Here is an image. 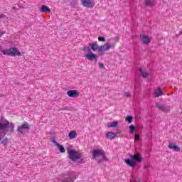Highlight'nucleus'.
Segmentation results:
<instances>
[{
    "mask_svg": "<svg viewBox=\"0 0 182 182\" xmlns=\"http://www.w3.org/2000/svg\"><path fill=\"white\" fill-rule=\"evenodd\" d=\"M14 123L9 122V121L1 118L0 119V144H4V146H7L8 144V138H5L6 136V132H5V130L8 132L9 133H14Z\"/></svg>",
    "mask_w": 182,
    "mask_h": 182,
    "instance_id": "obj_1",
    "label": "nucleus"
},
{
    "mask_svg": "<svg viewBox=\"0 0 182 182\" xmlns=\"http://www.w3.org/2000/svg\"><path fill=\"white\" fill-rule=\"evenodd\" d=\"M100 46L97 45V42H94V43H88V46H85L82 48V52H84L85 54V58L87 59V60H90V62H97L99 60V56L93 52H100Z\"/></svg>",
    "mask_w": 182,
    "mask_h": 182,
    "instance_id": "obj_2",
    "label": "nucleus"
},
{
    "mask_svg": "<svg viewBox=\"0 0 182 182\" xmlns=\"http://www.w3.org/2000/svg\"><path fill=\"white\" fill-rule=\"evenodd\" d=\"M68 157L71 161H76L80 164H83L85 163V156L79 151L75 149H68Z\"/></svg>",
    "mask_w": 182,
    "mask_h": 182,
    "instance_id": "obj_3",
    "label": "nucleus"
},
{
    "mask_svg": "<svg viewBox=\"0 0 182 182\" xmlns=\"http://www.w3.org/2000/svg\"><path fill=\"white\" fill-rule=\"evenodd\" d=\"M92 157L95 160H97L98 164H100L103 161H107L106 158V152L103 149H94L92 151Z\"/></svg>",
    "mask_w": 182,
    "mask_h": 182,
    "instance_id": "obj_4",
    "label": "nucleus"
},
{
    "mask_svg": "<svg viewBox=\"0 0 182 182\" xmlns=\"http://www.w3.org/2000/svg\"><path fill=\"white\" fill-rule=\"evenodd\" d=\"M124 161L129 167H134L136 166V162L141 163V161H143V158L140 157V154L139 153H136L134 155H130V159H126Z\"/></svg>",
    "mask_w": 182,
    "mask_h": 182,
    "instance_id": "obj_5",
    "label": "nucleus"
},
{
    "mask_svg": "<svg viewBox=\"0 0 182 182\" xmlns=\"http://www.w3.org/2000/svg\"><path fill=\"white\" fill-rule=\"evenodd\" d=\"M76 179V175L72 172H65L60 178L61 182H73Z\"/></svg>",
    "mask_w": 182,
    "mask_h": 182,
    "instance_id": "obj_6",
    "label": "nucleus"
},
{
    "mask_svg": "<svg viewBox=\"0 0 182 182\" xmlns=\"http://www.w3.org/2000/svg\"><path fill=\"white\" fill-rule=\"evenodd\" d=\"M3 55H7V56H21V51L17 48H10L7 50L2 51Z\"/></svg>",
    "mask_w": 182,
    "mask_h": 182,
    "instance_id": "obj_7",
    "label": "nucleus"
},
{
    "mask_svg": "<svg viewBox=\"0 0 182 182\" xmlns=\"http://www.w3.org/2000/svg\"><path fill=\"white\" fill-rule=\"evenodd\" d=\"M155 106L161 112H164V113H167L170 110V107L164 105L160 104V102H156Z\"/></svg>",
    "mask_w": 182,
    "mask_h": 182,
    "instance_id": "obj_8",
    "label": "nucleus"
},
{
    "mask_svg": "<svg viewBox=\"0 0 182 182\" xmlns=\"http://www.w3.org/2000/svg\"><path fill=\"white\" fill-rule=\"evenodd\" d=\"M31 129V124H28V122H24L21 124V126L18 127L17 129V132L22 134L23 133V129L29 130Z\"/></svg>",
    "mask_w": 182,
    "mask_h": 182,
    "instance_id": "obj_9",
    "label": "nucleus"
},
{
    "mask_svg": "<svg viewBox=\"0 0 182 182\" xmlns=\"http://www.w3.org/2000/svg\"><path fill=\"white\" fill-rule=\"evenodd\" d=\"M67 95L68 96H69V97H73V98L79 97V92H77V90H68L67 92Z\"/></svg>",
    "mask_w": 182,
    "mask_h": 182,
    "instance_id": "obj_10",
    "label": "nucleus"
},
{
    "mask_svg": "<svg viewBox=\"0 0 182 182\" xmlns=\"http://www.w3.org/2000/svg\"><path fill=\"white\" fill-rule=\"evenodd\" d=\"M81 4L85 8H93V6H95V4H93L90 0H81Z\"/></svg>",
    "mask_w": 182,
    "mask_h": 182,
    "instance_id": "obj_11",
    "label": "nucleus"
},
{
    "mask_svg": "<svg viewBox=\"0 0 182 182\" xmlns=\"http://www.w3.org/2000/svg\"><path fill=\"white\" fill-rule=\"evenodd\" d=\"M112 48V45L110 43H107L105 45L100 46V52H106V50H109Z\"/></svg>",
    "mask_w": 182,
    "mask_h": 182,
    "instance_id": "obj_12",
    "label": "nucleus"
},
{
    "mask_svg": "<svg viewBox=\"0 0 182 182\" xmlns=\"http://www.w3.org/2000/svg\"><path fill=\"white\" fill-rule=\"evenodd\" d=\"M168 149L174 150L175 151H180V147H178L177 145L174 144L173 142H170L168 146Z\"/></svg>",
    "mask_w": 182,
    "mask_h": 182,
    "instance_id": "obj_13",
    "label": "nucleus"
},
{
    "mask_svg": "<svg viewBox=\"0 0 182 182\" xmlns=\"http://www.w3.org/2000/svg\"><path fill=\"white\" fill-rule=\"evenodd\" d=\"M164 93L163 92V90H161V87H158L157 90H154V96L155 97H160V96H163Z\"/></svg>",
    "mask_w": 182,
    "mask_h": 182,
    "instance_id": "obj_14",
    "label": "nucleus"
},
{
    "mask_svg": "<svg viewBox=\"0 0 182 182\" xmlns=\"http://www.w3.org/2000/svg\"><path fill=\"white\" fill-rule=\"evenodd\" d=\"M106 139H110V140H113V139H116V134L113 132H109L106 134Z\"/></svg>",
    "mask_w": 182,
    "mask_h": 182,
    "instance_id": "obj_15",
    "label": "nucleus"
},
{
    "mask_svg": "<svg viewBox=\"0 0 182 182\" xmlns=\"http://www.w3.org/2000/svg\"><path fill=\"white\" fill-rule=\"evenodd\" d=\"M41 12L46 14V13H50V9L46 5H43L41 6Z\"/></svg>",
    "mask_w": 182,
    "mask_h": 182,
    "instance_id": "obj_16",
    "label": "nucleus"
},
{
    "mask_svg": "<svg viewBox=\"0 0 182 182\" xmlns=\"http://www.w3.org/2000/svg\"><path fill=\"white\" fill-rule=\"evenodd\" d=\"M77 136V134L76 133V131H70L68 134V137L71 139H76V136Z\"/></svg>",
    "mask_w": 182,
    "mask_h": 182,
    "instance_id": "obj_17",
    "label": "nucleus"
},
{
    "mask_svg": "<svg viewBox=\"0 0 182 182\" xmlns=\"http://www.w3.org/2000/svg\"><path fill=\"white\" fill-rule=\"evenodd\" d=\"M141 41L145 43V45H149V43H150V38L147 36H144Z\"/></svg>",
    "mask_w": 182,
    "mask_h": 182,
    "instance_id": "obj_18",
    "label": "nucleus"
},
{
    "mask_svg": "<svg viewBox=\"0 0 182 182\" xmlns=\"http://www.w3.org/2000/svg\"><path fill=\"white\" fill-rule=\"evenodd\" d=\"M139 73L144 79L149 76V73L143 72L141 68H139Z\"/></svg>",
    "mask_w": 182,
    "mask_h": 182,
    "instance_id": "obj_19",
    "label": "nucleus"
},
{
    "mask_svg": "<svg viewBox=\"0 0 182 182\" xmlns=\"http://www.w3.org/2000/svg\"><path fill=\"white\" fill-rule=\"evenodd\" d=\"M57 147L59 149V151L60 153H65V147L63 146V145H61L60 144H57Z\"/></svg>",
    "mask_w": 182,
    "mask_h": 182,
    "instance_id": "obj_20",
    "label": "nucleus"
},
{
    "mask_svg": "<svg viewBox=\"0 0 182 182\" xmlns=\"http://www.w3.org/2000/svg\"><path fill=\"white\" fill-rule=\"evenodd\" d=\"M145 5L146 6H150V8H153L154 6L153 3L150 0H145Z\"/></svg>",
    "mask_w": 182,
    "mask_h": 182,
    "instance_id": "obj_21",
    "label": "nucleus"
},
{
    "mask_svg": "<svg viewBox=\"0 0 182 182\" xmlns=\"http://www.w3.org/2000/svg\"><path fill=\"white\" fill-rule=\"evenodd\" d=\"M125 121L127 122V123H132V122H133V117L128 115L126 118H125Z\"/></svg>",
    "mask_w": 182,
    "mask_h": 182,
    "instance_id": "obj_22",
    "label": "nucleus"
},
{
    "mask_svg": "<svg viewBox=\"0 0 182 182\" xmlns=\"http://www.w3.org/2000/svg\"><path fill=\"white\" fill-rule=\"evenodd\" d=\"M118 124H119V122L114 121V122L109 123V127H117Z\"/></svg>",
    "mask_w": 182,
    "mask_h": 182,
    "instance_id": "obj_23",
    "label": "nucleus"
},
{
    "mask_svg": "<svg viewBox=\"0 0 182 182\" xmlns=\"http://www.w3.org/2000/svg\"><path fill=\"white\" fill-rule=\"evenodd\" d=\"M135 130H136V127H134V125L129 126V133L133 134L134 133Z\"/></svg>",
    "mask_w": 182,
    "mask_h": 182,
    "instance_id": "obj_24",
    "label": "nucleus"
},
{
    "mask_svg": "<svg viewBox=\"0 0 182 182\" xmlns=\"http://www.w3.org/2000/svg\"><path fill=\"white\" fill-rule=\"evenodd\" d=\"M98 41L99 42H106V38L104 36H99Z\"/></svg>",
    "mask_w": 182,
    "mask_h": 182,
    "instance_id": "obj_25",
    "label": "nucleus"
},
{
    "mask_svg": "<svg viewBox=\"0 0 182 182\" xmlns=\"http://www.w3.org/2000/svg\"><path fill=\"white\" fill-rule=\"evenodd\" d=\"M140 139V134L138 133L135 134V138H134V141H139V139Z\"/></svg>",
    "mask_w": 182,
    "mask_h": 182,
    "instance_id": "obj_26",
    "label": "nucleus"
},
{
    "mask_svg": "<svg viewBox=\"0 0 182 182\" xmlns=\"http://www.w3.org/2000/svg\"><path fill=\"white\" fill-rule=\"evenodd\" d=\"M99 65V68H100V69H103V68H105V64L102 63H98Z\"/></svg>",
    "mask_w": 182,
    "mask_h": 182,
    "instance_id": "obj_27",
    "label": "nucleus"
},
{
    "mask_svg": "<svg viewBox=\"0 0 182 182\" xmlns=\"http://www.w3.org/2000/svg\"><path fill=\"white\" fill-rule=\"evenodd\" d=\"M4 18H6V16H5L4 14H0V19H4Z\"/></svg>",
    "mask_w": 182,
    "mask_h": 182,
    "instance_id": "obj_28",
    "label": "nucleus"
},
{
    "mask_svg": "<svg viewBox=\"0 0 182 182\" xmlns=\"http://www.w3.org/2000/svg\"><path fill=\"white\" fill-rule=\"evenodd\" d=\"M52 141H53V144H55V146H58V144H59V143H58L56 141V140H55V139H53Z\"/></svg>",
    "mask_w": 182,
    "mask_h": 182,
    "instance_id": "obj_29",
    "label": "nucleus"
},
{
    "mask_svg": "<svg viewBox=\"0 0 182 182\" xmlns=\"http://www.w3.org/2000/svg\"><path fill=\"white\" fill-rule=\"evenodd\" d=\"M4 35H5V31H0V38H1V36H4Z\"/></svg>",
    "mask_w": 182,
    "mask_h": 182,
    "instance_id": "obj_30",
    "label": "nucleus"
},
{
    "mask_svg": "<svg viewBox=\"0 0 182 182\" xmlns=\"http://www.w3.org/2000/svg\"><path fill=\"white\" fill-rule=\"evenodd\" d=\"M124 96H126V97H130V93L125 92Z\"/></svg>",
    "mask_w": 182,
    "mask_h": 182,
    "instance_id": "obj_31",
    "label": "nucleus"
},
{
    "mask_svg": "<svg viewBox=\"0 0 182 182\" xmlns=\"http://www.w3.org/2000/svg\"><path fill=\"white\" fill-rule=\"evenodd\" d=\"M63 110H69V107H64Z\"/></svg>",
    "mask_w": 182,
    "mask_h": 182,
    "instance_id": "obj_32",
    "label": "nucleus"
},
{
    "mask_svg": "<svg viewBox=\"0 0 182 182\" xmlns=\"http://www.w3.org/2000/svg\"><path fill=\"white\" fill-rule=\"evenodd\" d=\"M179 35H182V30L179 32Z\"/></svg>",
    "mask_w": 182,
    "mask_h": 182,
    "instance_id": "obj_33",
    "label": "nucleus"
},
{
    "mask_svg": "<svg viewBox=\"0 0 182 182\" xmlns=\"http://www.w3.org/2000/svg\"><path fill=\"white\" fill-rule=\"evenodd\" d=\"M0 97H4V95H0Z\"/></svg>",
    "mask_w": 182,
    "mask_h": 182,
    "instance_id": "obj_34",
    "label": "nucleus"
},
{
    "mask_svg": "<svg viewBox=\"0 0 182 182\" xmlns=\"http://www.w3.org/2000/svg\"><path fill=\"white\" fill-rule=\"evenodd\" d=\"M13 9H16V7L14 6V7H13Z\"/></svg>",
    "mask_w": 182,
    "mask_h": 182,
    "instance_id": "obj_35",
    "label": "nucleus"
}]
</instances>
